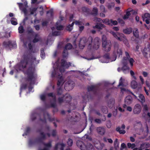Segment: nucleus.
<instances>
[{"instance_id": "nucleus-1", "label": "nucleus", "mask_w": 150, "mask_h": 150, "mask_svg": "<svg viewBox=\"0 0 150 150\" xmlns=\"http://www.w3.org/2000/svg\"><path fill=\"white\" fill-rule=\"evenodd\" d=\"M39 62L38 60H36L35 57L28 52H25L22 56V59L20 63L23 69L25 68L28 64H30V66L28 67L26 71L25 74L27 76L25 78V81L29 82V89H32L30 86L35 84L36 76L35 74V67L32 65L34 63L37 64Z\"/></svg>"}, {"instance_id": "nucleus-2", "label": "nucleus", "mask_w": 150, "mask_h": 150, "mask_svg": "<svg viewBox=\"0 0 150 150\" xmlns=\"http://www.w3.org/2000/svg\"><path fill=\"white\" fill-rule=\"evenodd\" d=\"M88 92L86 94L83 96V103H86L87 102L91 100L93 98L94 95V85L88 86L87 88Z\"/></svg>"}, {"instance_id": "nucleus-3", "label": "nucleus", "mask_w": 150, "mask_h": 150, "mask_svg": "<svg viewBox=\"0 0 150 150\" xmlns=\"http://www.w3.org/2000/svg\"><path fill=\"white\" fill-rule=\"evenodd\" d=\"M27 32L29 38H32V37L34 36V38L32 40L33 43H37L41 40V38L39 35L35 32L32 28H28Z\"/></svg>"}, {"instance_id": "nucleus-4", "label": "nucleus", "mask_w": 150, "mask_h": 150, "mask_svg": "<svg viewBox=\"0 0 150 150\" xmlns=\"http://www.w3.org/2000/svg\"><path fill=\"white\" fill-rule=\"evenodd\" d=\"M93 38L91 36H90L88 39L86 41V39L85 38H83L81 39L79 45L80 49H83L85 46L86 43L88 44V48L89 50H91L92 48V43L93 41Z\"/></svg>"}, {"instance_id": "nucleus-5", "label": "nucleus", "mask_w": 150, "mask_h": 150, "mask_svg": "<svg viewBox=\"0 0 150 150\" xmlns=\"http://www.w3.org/2000/svg\"><path fill=\"white\" fill-rule=\"evenodd\" d=\"M113 47L114 50L113 51V54L114 59V60L115 61L116 60L117 56L120 57V55H122V48L117 42H114Z\"/></svg>"}, {"instance_id": "nucleus-6", "label": "nucleus", "mask_w": 150, "mask_h": 150, "mask_svg": "<svg viewBox=\"0 0 150 150\" xmlns=\"http://www.w3.org/2000/svg\"><path fill=\"white\" fill-rule=\"evenodd\" d=\"M76 144L77 146L82 150H92L93 149V146L90 143L86 145L82 141L78 140Z\"/></svg>"}, {"instance_id": "nucleus-7", "label": "nucleus", "mask_w": 150, "mask_h": 150, "mask_svg": "<svg viewBox=\"0 0 150 150\" xmlns=\"http://www.w3.org/2000/svg\"><path fill=\"white\" fill-rule=\"evenodd\" d=\"M102 19L100 18H98L97 17H94V21L96 22H98L96 23V25L94 28L100 30L102 29L103 28L105 27V26L101 23Z\"/></svg>"}, {"instance_id": "nucleus-8", "label": "nucleus", "mask_w": 150, "mask_h": 150, "mask_svg": "<svg viewBox=\"0 0 150 150\" xmlns=\"http://www.w3.org/2000/svg\"><path fill=\"white\" fill-rule=\"evenodd\" d=\"M75 83L74 81L71 80L68 81L65 84L64 88L67 91H70L74 88Z\"/></svg>"}, {"instance_id": "nucleus-9", "label": "nucleus", "mask_w": 150, "mask_h": 150, "mask_svg": "<svg viewBox=\"0 0 150 150\" xmlns=\"http://www.w3.org/2000/svg\"><path fill=\"white\" fill-rule=\"evenodd\" d=\"M44 119L40 118V120L43 123H46V118H47L50 122L54 120V118H51L50 114L46 111H45L43 113Z\"/></svg>"}, {"instance_id": "nucleus-10", "label": "nucleus", "mask_w": 150, "mask_h": 150, "mask_svg": "<svg viewBox=\"0 0 150 150\" xmlns=\"http://www.w3.org/2000/svg\"><path fill=\"white\" fill-rule=\"evenodd\" d=\"M81 9L82 12L86 16L94 15V8H93L92 11L85 6L83 7Z\"/></svg>"}, {"instance_id": "nucleus-11", "label": "nucleus", "mask_w": 150, "mask_h": 150, "mask_svg": "<svg viewBox=\"0 0 150 150\" xmlns=\"http://www.w3.org/2000/svg\"><path fill=\"white\" fill-rule=\"evenodd\" d=\"M111 43L110 40H108V42L102 43V46L103 50L106 52L110 51L111 47Z\"/></svg>"}, {"instance_id": "nucleus-12", "label": "nucleus", "mask_w": 150, "mask_h": 150, "mask_svg": "<svg viewBox=\"0 0 150 150\" xmlns=\"http://www.w3.org/2000/svg\"><path fill=\"white\" fill-rule=\"evenodd\" d=\"M110 33L117 40L120 41H122V39L125 36L122 33L117 32L115 33L112 31H110Z\"/></svg>"}, {"instance_id": "nucleus-13", "label": "nucleus", "mask_w": 150, "mask_h": 150, "mask_svg": "<svg viewBox=\"0 0 150 150\" xmlns=\"http://www.w3.org/2000/svg\"><path fill=\"white\" fill-rule=\"evenodd\" d=\"M64 67H62L61 65V67H59V65H58L57 68L55 69L52 72H54V74L55 73L57 75L59 74L62 75V73L64 72Z\"/></svg>"}, {"instance_id": "nucleus-14", "label": "nucleus", "mask_w": 150, "mask_h": 150, "mask_svg": "<svg viewBox=\"0 0 150 150\" xmlns=\"http://www.w3.org/2000/svg\"><path fill=\"white\" fill-rule=\"evenodd\" d=\"M132 101V97L129 96H127L125 98V104L123 105L124 108H125L127 107V105H128L131 104Z\"/></svg>"}, {"instance_id": "nucleus-15", "label": "nucleus", "mask_w": 150, "mask_h": 150, "mask_svg": "<svg viewBox=\"0 0 150 150\" xmlns=\"http://www.w3.org/2000/svg\"><path fill=\"white\" fill-rule=\"evenodd\" d=\"M52 77H60V79L58 80L57 82V85L58 86H60L61 83L62 82L63 79L62 75L61 74H58L57 75L55 73L54 74V72H52Z\"/></svg>"}, {"instance_id": "nucleus-16", "label": "nucleus", "mask_w": 150, "mask_h": 150, "mask_svg": "<svg viewBox=\"0 0 150 150\" xmlns=\"http://www.w3.org/2000/svg\"><path fill=\"white\" fill-rule=\"evenodd\" d=\"M3 45L6 47H16V43L14 42L12 43L10 41L7 42L5 41L3 43Z\"/></svg>"}, {"instance_id": "nucleus-17", "label": "nucleus", "mask_w": 150, "mask_h": 150, "mask_svg": "<svg viewBox=\"0 0 150 150\" xmlns=\"http://www.w3.org/2000/svg\"><path fill=\"white\" fill-rule=\"evenodd\" d=\"M141 110V105L138 104H136L134 106L133 112L136 114H138L140 113Z\"/></svg>"}, {"instance_id": "nucleus-18", "label": "nucleus", "mask_w": 150, "mask_h": 150, "mask_svg": "<svg viewBox=\"0 0 150 150\" xmlns=\"http://www.w3.org/2000/svg\"><path fill=\"white\" fill-rule=\"evenodd\" d=\"M143 107V111L144 113H147V116L149 118H150V108H149L146 104H142Z\"/></svg>"}, {"instance_id": "nucleus-19", "label": "nucleus", "mask_w": 150, "mask_h": 150, "mask_svg": "<svg viewBox=\"0 0 150 150\" xmlns=\"http://www.w3.org/2000/svg\"><path fill=\"white\" fill-rule=\"evenodd\" d=\"M142 18L143 21H145L147 24L149 23L150 21V14L148 13H146L142 16Z\"/></svg>"}, {"instance_id": "nucleus-20", "label": "nucleus", "mask_w": 150, "mask_h": 150, "mask_svg": "<svg viewBox=\"0 0 150 150\" xmlns=\"http://www.w3.org/2000/svg\"><path fill=\"white\" fill-rule=\"evenodd\" d=\"M96 131L99 134L103 135L105 133V129L102 127H97L96 129Z\"/></svg>"}, {"instance_id": "nucleus-21", "label": "nucleus", "mask_w": 150, "mask_h": 150, "mask_svg": "<svg viewBox=\"0 0 150 150\" xmlns=\"http://www.w3.org/2000/svg\"><path fill=\"white\" fill-rule=\"evenodd\" d=\"M100 45V40L98 37H96L94 39V49H98Z\"/></svg>"}, {"instance_id": "nucleus-22", "label": "nucleus", "mask_w": 150, "mask_h": 150, "mask_svg": "<svg viewBox=\"0 0 150 150\" xmlns=\"http://www.w3.org/2000/svg\"><path fill=\"white\" fill-rule=\"evenodd\" d=\"M125 54L126 57H125L128 60L130 63L131 66L132 67L133 66V63L134 62V60L132 58H130L129 55L127 52H125Z\"/></svg>"}, {"instance_id": "nucleus-23", "label": "nucleus", "mask_w": 150, "mask_h": 150, "mask_svg": "<svg viewBox=\"0 0 150 150\" xmlns=\"http://www.w3.org/2000/svg\"><path fill=\"white\" fill-rule=\"evenodd\" d=\"M64 102L65 103H69L71 100L72 97L69 94L67 93L64 95Z\"/></svg>"}, {"instance_id": "nucleus-24", "label": "nucleus", "mask_w": 150, "mask_h": 150, "mask_svg": "<svg viewBox=\"0 0 150 150\" xmlns=\"http://www.w3.org/2000/svg\"><path fill=\"white\" fill-rule=\"evenodd\" d=\"M61 65L62 67L67 69L71 66V64L70 62H67L65 60L62 59L61 60Z\"/></svg>"}, {"instance_id": "nucleus-25", "label": "nucleus", "mask_w": 150, "mask_h": 150, "mask_svg": "<svg viewBox=\"0 0 150 150\" xmlns=\"http://www.w3.org/2000/svg\"><path fill=\"white\" fill-rule=\"evenodd\" d=\"M43 144L45 147L43 149H40L38 150H50L52 147L51 142H50L47 143H43Z\"/></svg>"}, {"instance_id": "nucleus-26", "label": "nucleus", "mask_w": 150, "mask_h": 150, "mask_svg": "<svg viewBox=\"0 0 150 150\" xmlns=\"http://www.w3.org/2000/svg\"><path fill=\"white\" fill-rule=\"evenodd\" d=\"M104 146V144H101L98 141V142L96 144L94 143V146L98 149H102Z\"/></svg>"}, {"instance_id": "nucleus-27", "label": "nucleus", "mask_w": 150, "mask_h": 150, "mask_svg": "<svg viewBox=\"0 0 150 150\" xmlns=\"http://www.w3.org/2000/svg\"><path fill=\"white\" fill-rule=\"evenodd\" d=\"M115 103V100L113 98L110 99L108 101V105L109 107L112 108Z\"/></svg>"}, {"instance_id": "nucleus-28", "label": "nucleus", "mask_w": 150, "mask_h": 150, "mask_svg": "<svg viewBox=\"0 0 150 150\" xmlns=\"http://www.w3.org/2000/svg\"><path fill=\"white\" fill-rule=\"evenodd\" d=\"M110 58L109 54L107 53L104 55L103 57V59H105L104 60H102L101 62L103 63L108 62L107 59H109Z\"/></svg>"}, {"instance_id": "nucleus-29", "label": "nucleus", "mask_w": 150, "mask_h": 150, "mask_svg": "<svg viewBox=\"0 0 150 150\" xmlns=\"http://www.w3.org/2000/svg\"><path fill=\"white\" fill-rule=\"evenodd\" d=\"M150 146V144L149 143H144L140 145V148L144 149L149 148Z\"/></svg>"}, {"instance_id": "nucleus-30", "label": "nucleus", "mask_w": 150, "mask_h": 150, "mask_svg": "<svg viewBox=\"0 0 150 150\" xmlns=\"http://www.w3.org/2000/svg\"><path fill=\"white\" fill-rule=\"evenodd\" d=\"M17 4L18 5L20 9L21 10H22V11L24 12V13L25 14H27V11L26 7L23 8L22 9V8L23 7V4L22 3H17Z\"/></svg>"}, {"instance_id": "nucleus-31", "label": "nucleus", "mask_w": 150, "mask_h": 150, "mask_svg": "<svg viewBox=\"0 0 150 150\" xmlns=\"http://www.w3.org/2000/svg\"><path fill=\"white\" fill-rule=\"evenodd\" d=\"M139 101L142 104L143 103H144L145 102V97L144 95L141 94H139Z\"/></svg>"}, {"instance_id": "nucleus-32", "label": "nucleus", "mask_w": 150, "mask_h": 150, "mask_svg": "<svg viewBox=\"0 0 150 150\" xmlns=\"http://www.w3.org/2000/svg\"><path fill=\"white\" fill-rule=\"evenodd\" d=\"M132 29L131 28H127L123 30V32L125 34H129L132 33Z\"/></svg>"}, {"instance_id": "nucleus-33", "label": "nucleus", "mask_w": 150, "mask_h": 150, "mask_svg": "<svg viewBox=\"0 0 150 150\" xmlns=\"http://www.w3.org/2000/svg\"><path fill=\"white\" fill-rule=\"evenodd\" d=\"M11 24L13 25H16L18 24L17 19L14 17L11 18Z\"/></svg>"}, {"instance_id": "nucleus-34", "label": "nucleus", "mask_w": 150, "mask_h": 150, "mask_svg": "<svg viewBox=\"0 0 150 150\" xmlns=\"http://www.w3.org/2000/svg\"><path fill=\"white\" fill-rule=\"evenodd\" d=\"M129 67L127 66L123 65L122 68V70L124 73H126V71H128L129 72Z\"/></svg>"}, {"instance_id": "nucleus-35", "label": "nucleus", "mask_w": 150, "mask_h": 150, "mask_svg": "<svg viewBox=\"0 0 150 150\" xmlns=\"http://www.w3.org/2000/svg\"><path fill=\"white\" fill-rule=\"evenodd\" d=\"M131 86L133 88L135 89L137 86V83L135 81H132L131 83Z\"/></svg>"}, {"instance_id": "nucleus-36", "label": "nucleus", "mask_w": 150, "mask_h": 150, "mask_svg": "<svg viewBox=\"0 0 150 150\" xmlns=\"http://www.w3.org/2000/svg\"><path fill=\"white\" fill-rule=\"evenodd\" d=\"M133 33L134 36L137 38L139 37V31L138 30L137 28H135L133 31Z\"/></svg>"}, {"instance_id": "nucleus-37", "label": "nucleus", "mask_w": 150, "mask_h": 150, "mask_svg": "<svg viewBox=\"0 0 150 150\" xmlns=\"http://www.w3.org/2000/svg\"><path fill=\"white\" fill-rule=\"evenodd\" d=\"M102 22H103V23L106 24L110 25V20H109V19L106 18L103 20H102Z\"/></svg>"}, {"instance_id": "nucleus-38", "label": "nucleus", "mask_w": 150, "mask_h": 150, "mask_svg": "<svg viewBox=\"0 0 150 150\" xmlns=\"http://www.w3.org/2000/svg\"><path fill=\"white\" fill-rule=\"evenodd\" d=\"M40 57L42 59H44L45 57V54L44 49L42 48L40 49Z\"/></svg>"}, {"instance_id": "nucleus-39", "label": "nucleus", "mask_w": 150, "mask_h": 150, "mask_svg": "<svg viewBox=\"0 0 150 150\" xmlns=\"http://www.w3.org/2000/svg\"><path fill=\"white\" fill-rule=\"evenodd\" d=\"M27 86L28 84L27 83L22 84L21 85L20 87L21 92L20 93V94H21L22 90L26 89L27 88Z\"/></svg>"}, {"instance_id": "nucleus-40", "label": "nucleus", "mask_w": 150, "mask_h": 150, "mask_svg": "<svg viewBox=\"0 0 150 150\" xmlns=\"http://www.w3.org/2000/svg\"><path fill=\"white\" fill-rule=\"evenodd\" d=\"M67 143L69 146H71L73 144V140L70 138H69L67 141Z\"/></svg>"}, {"instance_id": "nucleus-41", "label": "nucleus", "mask_w": 150, "mask_h": 150, "mask_svg": "<svg viewBox=\"0 0 150 150\" xmlns=\"http://www.w3.org/2000/svg\"><path fill=\"white\" fill-rule=\"evenodd\" d=\"M18 32L20 34L23 33L25 31L22 25H21L18 28Z\"/></svg>"}, {"instance_id": "nucleus-42", "label": "nucleus", "mask_w": 150, "mask_h": 150, "mask_svg": "<svg viewBox=\"0 0 150 150\" xmlns=\"http://www.w3.org/2000/svg\"><path fill=\"white\" fill-rule=\"evenodd\" d=\"M72 47V45L70 43H68L66 44L64 47V49L67 50H70Z\"/></svg>"}, {"instance_id": "nucleus-43", "label": "nucleus", "mask_w": 150, "mask_h": 150, "mask_svg": "<svg viewBox=\"0 0 150 150\" xmlns=\"http://www.w3.org/2000/svg\"><path fill=\"white\" fill-rule=\"evenodd\" d=\"M120 127H119L116 128V130L117 132H118L120 134H124L126 132L125 130H120Z\"/></svg>"}, {"instance_id": "nucleus-44", "label": "nucleus", "mask_w": 150, "mask_h": 150, "mask_svg": "<svg viewBox=\"0 0 150 150\" xmlns=\"http://www.w3.org/2000/svg\"><path fill=\"white\" fill-rule=\"evenodd\" d=\"M45 140L40 137L35 139V142L38 143H42L43 144V143H44L43 142V141Z\"/></svg>"}, {"instance_id": "nucleus-45", "label": "nucleus", "mask_w": 150, "mask_h": 150, "mask_svg": "<svg viewBox=\"0 0 150 150\" xmlns=\"http://www.w3.org/2000/svg\"><path fill=\"white\" fill-rule=\"evenodd\" d=\"M63 89L61 87H60L58 88L57 91V95L58 96L62 95L63 93Z\"/></svg>"}, {"instance_id": "nucleus-46", "label": "nucleus", "mask_w": 150, "mask_h": 150, "mask_svg": "<svg viewBox=\"0 0 150 150\" xmlns=\"http://www.w3.org/2000/svg\"><path fill=\"white\" fill-rule=\"evenodd\" d=\"M38 115L40 116L39 115H38L36 113H32L31 116V118L32 121H34L35 120L36 118L37 115Z\"/></svg>"}, {"instance_id": "nucleus-47", "label": "nucleus", "mask_w": 150, "mask_h": 150, "mask_svg": "<svg viewBox=\"0 0 150 150\" xmlns=\"http://www.w3.org/2000/svg\"><path fill=\"white\" fill-rule=\"evenodd\" d=\"M64 95H62V97H59L58 98L57 101L59 103L61 104L64 101Z\"/></svg>"}, {"instance_id": "nucleus-48", "label": "nucleus", "mask_w": 150, "mask_h": 150, "mask_svg": "<svg viewBox=\"0 0 150 150\" xmlns=\"http://www.w3.org/2000/svg\"><path fill=\"white\" fill-rule=\"evenodd\" d=\"M131 11L129 10L126 12V14L125 15L123 18L124 19H127L128 18L129 16L131 15V13H130V11Z\"/></svg>"}, {"instance_id": "nucleus-49", "label": "nucleus", "mask_w": 150, "mask_h": 150, "mask_svg": "<svg viewBox=\"0 0 150 150\" xmlns=\"http://www.w3.org/2000/svg\"><path fill=\"white\" fill-rule=\"evenodd\" d=\"M101 110L104 113H106L108 112L107 108L106 106H102L101 107Z\"/></svg>"}, {"instance_id": "nucleus-50", "label": "nucleus", "mask_w": 150, "mask_h": 150, "mask_svg": "<svg viewBox=\"0 0 150 150\" xmlns=\"http://www.w3.org/2000/svg\"><path fill=\"white\" fill-rule=\"evenodd\" d=\"M128 60L126 59L125 57H123L122 61V63L123 65L127 66Z\"/></svg>"}, {"instance_id": "nucleus-51", "label": "nucleus", "mask_w": 150, "mask_h": 150, "mask_svg": "<svg viewBox=\"0 0 150 150\" xmlns=\"http://www.w3.org/2000/svg\"><path fill=\"white\" fill-rule=\"evenodd\" d=\"M68 55V52L67 50L64 49L62 53L63 57L64 58L66 57Z\"/></svg>"}, {"instance_id": "nucleus-52", "label": "nucleus", "mask_w": 150, "mask_h": 150, "mask_svg": "<svg viewBox=\"0 0 150 150\" xmlns=\"http://www.w3.org/2000/svg\"><path fill=\"white\" fill-rule=\"evenodd\" d=\"M115 4L113 2H111L108 4L107 7L109 9H111L112 7L114 6Z\"/></svg>"}, {"instance_id": "nucleus-53", "label": "nucleus", "mask_w": 150, "mask_h": 150, "mask_svg": "<svg viewBox=\"0 0 150 150\" xmlns=\"http://www.w3.org/2000/svg\"><path fill=\"white\" fill-rule=\"evenodd\" d=\"M38 8L40 9V10L39 11L40 14L41 16H42L44 14V11H43V8L42 6H40Z\"/></svg>"}, {"instance_id": "nucleus-54", "label": "nucleus", "mask_w": 150, "mask_h": 150, "mask_svg": "<svg viewBox=\"0 0 150 150\" xmlns=\"http://www.w3.org/2000/svg\"><path fill=\"white\" fill-rule=\"evenodd\" d=\"M110 25H117V22L115 20L114 21L112 19H110Z\"/></svg>"}, {"instance_id": "nucleus-55", "label": "nucleus", "mask_w": 150, "mask_h": 150, "mask_svg": "<svg viewBox=\"0 0 150 150\" xmlns=\"http://www.w3.org/2000/svg\"><path fill=\"white\" fill-rule=\"evenodd\" d=\"M122 41L127 46H128V40L126 38L125 36L124 37V38L122 39Z\"/></svg>"}, {"instance_id": "nucleus-56", "label": "nucleus", "mask_w": 150, "mask_h": 150, "mask_svg": "<svg viewBox=\"0 0 150 150\" xmlns=\"http://www.w3.org/2000/svg\"><path fill=\"white\" fill-rule=\"evenodd\" d=\"M125 81V79H122V77H121L120 79L119 84L118 85V86H123L124 84L123 82Z\"/></svg>"}, {"instance_id": "nucleus-57", "label": "nucleus", "mask_w": 150, "mask_h": 150, "mask_svg": "<svg viewBox=\"0 0 150 150\" xmlns=\"http://www.w3.org/2000/svg\"><path fill=\"white\" fill-rule=\"evenodd\" d=\"M102 43L104 42H108V40H107V38L106 36L105 35H103L102 37Z\"/></svg>"}, {"instance_id": "nucleus-58", "label": "nucleus", "mask_w": 150, "mask_h": 150, "mask_svg": "<svg viewBox=\"0 0 150 150\" xmlns=\"http://www.w3.org/2000/svg\"><path fill=\"white\" fill-rule=\"evenodd\" d=\"M30 128L29 127H27L25 132V134L26 135L29 134L30 131Z\"/></svg>"}, {"instance_id": "nucleus-59", "label": "nucleus", "mask_w": 150, "mask_h": 150, "mask_svg": "<svg viewBox=\"0 0 150 150\" xmlns=\"http://www.w3.org/2000/svg\"><path fill=\"white\" fill-rule=\"evenodd\" d=\"M40 137H41L42 139H45L46 138V134H45L43 132H41L40 133Z\"/></svg>"}, {"instance_id": "nucleus-60", "label": "nucleus", "mask_w": 150, "mask_h": 150, "mask_svg": "<svg viewBox=\"0 0 150 150\" xmlns=\"http://www.w3.org/2000/svg\"><path fill=\"white\" fill-rule=\"evenodd\" d=\"M114 145L116 149H117L118 148L119 146V143L118 142L117 139H116L114 142Z\"/></svg>"}, {"instance_id": "nucleus-61", "label": "nucleus", "mask_w": 150, "mask_h": 150, "mask_svg": "<svg viewBox=\"0 0 150 150\" xmlns=\"http://www.w3.org/2000/svg\"><path fill=\"white\" fill-rule=\"evenodd\" d=\"M38 7L37 8H33L30 10V14L33 15L34 13L38 9Z\"/></svg>"}, {"instance_id": "nucleus-62", "label": "nucleus", "mask_w": 150, "mask_h": 150, "mask_svg": "<svg viewBox=\"0 0 150 150\" xmlns=\"http://www.w3.org/2000/svg\"><path fill=\"white\" fill-rule=\"evenodd\" d=\"M64 28V26L62 25H59L57 26L56 29L59 30H63Z\"/></svg>"}, {"instance_id": "nucleus-63", "label": "nucleus", "mask_w": 150, "mask_h": 150, "mask_svg": "<svg viewBox=\"0 0 150 150\" xmlns=\"http://www.w3.org/2000/svg\"><path fill=\"white\" fill-rule=\"evenodd\" d=\"M47 95L49 97L54 98V100H56V96L53 95V93H49Z\"/></svg>"}, {"instance_id": "nucleus-64", "label": "nucleus", "mask_w": 150, "mask_h": 150, "mask_svg": "<svg viewBox=\"0 0 150 150\" xmlns=\"http://www.w3.org/2000/svg\"><path fill=\"white\" fill-rule=\"evenodd\" d=\"M53 36H58L60 34V32L57 31H55L53 32L52 33Z\"/></svg>"}]
</instances>
